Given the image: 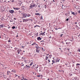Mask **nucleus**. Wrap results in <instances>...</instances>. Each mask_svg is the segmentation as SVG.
<instances>
[{"instance_id": "nucleus-40", "label": "nucleus", "mask_w": 80, "mask_h": 80, "mask_svg": "<svg viewBox=\"0 0 80 80\" xmlns=\"http://www.w3.org/2000/svg\"><path fill=\"white\" fill-rule=\"evenodd\" d=\"M14 20H16V18H14Z\"/></svg>"}, {"instance_id": "nucleus-2", "label": "nucleus", "mask_w": 80, "mask_h": 80, "mask_svg": "<svg viewBox=\"0 0 80 80\" xmlns=\"http://www.w3.org/2000/svg\"><path fill=\"white\" fill-rule=\"evenodd\" d=\"M9 12L11 13L12 14H13V13H14V11L13 10H10L9 11Z\"/></svg>"}, {"instance_id": "nucleus-53", "label": "nucleus", "mask_w": 80, "mask_h": 80, "mask_svg": "<svg viewBox=\"0 0 80 80\" xmlns=\"http://www.w3.org/2000/svg\"><path fill=\"white\" fill-rule=\"evenodd\" d=\"M23 22H25V21H24V20L23 21Z\"/></svg>"}, {"instance_id": "nucleus-46", "label": "nucleus", "mask_w": 80, "mask_h": 80, "mask_svg": "<svg viewBox=\"0 0 80 80\" xmlns=\"http://www.w3.org/2000/svg\"><path fill=\"white\" fill-rule=\"evenodd\" d=\"M77 27H78V28L79 29L80 28H78V26Z\"/></svg>"}, {"instance_id": "nucleus-10", "label": "nucleus", "mask_w": 80, "mask_h": 80, "mask_svg": "<svg viewBox=\"0 0 80 80\" xmlns=\"http://www.w3.org/2000/svg\"><path fill=\"white\" fill-rule=\"evenodd\" d=\"M13 9L14 10H20V8H13Z\"/></svg>"}, {"instance_id": "nucleus-61", "label": "nucleus", "mask_w": 80, "mask_h": 80, "mask_svg": "<svg viewBox=\"0 0 80 80\" xmlns=\"http://www.w3.org/2000/svg\"><path fill=\"white\" fill-rule=\"evenodd\" d=\"M21 80H23V79H21Z\"/></svg>"}, {"instance_id": "nucleus-47", "label": "nucleus", "mask_w": 80, "mask_h": 80, "mask_svg": "<svg viewBox=\"0 0 80 80\" xmlns=\"http://www.w3.org/2000/svg\"><path fill=\"white\" fill-rule=\"evenodd\" d=\"M35 48H38L37 46H36V47H35Z\"/></svg>"}, {"instance_id": "nucleus-27", "label": "nucleus", "mask_w": 80, "mask_h": 80, "mask_svg": "<svg viewBox=\"0 0 80 80\" xmlns=\"http://www.w3.org/2000/svg\"><path fill=\"white\" fill-rule=\"evenodd\" d=\"M52 62H53V63H55V61H54L53 60L52 61Z\"/></svg>"}, {"instance_id": "nucleus-1", "label": "nucleus", "mask_w": 80, "mask_h": 80, "mask_svg": "<svg viewBox=\"0 0 80 80\" xmlns=\"http://www.w3.org/2000/svg\"><path fill=\"white\" fill-rule=\"evenodd\" d=\"M30 5V7H31V8H33V7H35V4L33 3H32Z\"/></svg>"}, {"instance_id": "nucleus-44", "label": "nucleus", "mask_w": 80, "mask_h": 80, "mask_svg": "<svg viewBox=\"0 0 80 80\" xmlns=\"http://www.w3.org/2000/svg\"><path fill=\"white\" fill-rule=\"evenodd\" d=\"M58 71H59V72H61V71H60V70H59Z\"/></svg>"}, {"instance_id": "nucleus-16", "label": "nucleus", "mask_w": 80, "mask_h": 80, "mask_svg": "<svg viewBox=\"0 0 80 80\" xmlns=\"http://www.w3.org/2000/svg\"><path fill=\"white\" fill-rule=\"evenodd\" d=\"M0 27H1V28H3V25H0Z\"/></svg>"}, {"instance_id": "nucleus-11", "label": "nucleus", "mask_w": 80, "mask_h": 80, "mask_svg": "<svg viewBox=\"0 0 80 80\" xmlns=\"http://www.w3.org/2000/svg\"><path fill=\"white\" fill-rule=\"evenodd\" d=\"M12 72H13L14 73H15V70L13 69L12 71Z\"/></svg>"}, {"instance_id": "nucleus-52", "label": "nucleus", "mask_w": 80, "mask_h": 80, "mask_svg": "<svg viewBox=\"0 0 80 80\" xmlns=\"http://www.w3.org/2000/svg\"><path fill=\"white\" fill-rule=\"evenodd\" d=\"M23 65H24V64H22V66H23Z\"/></svg>"}, {"instance_id": "nucleus-4", "label": "nucleus", "mask_w": 80, "mask_h": 80, "mask_svg": "<svg viewBox=\"0 0 80 80\" xmlns=\"http://www.w3.org/2000/svg\"><path fill=\"white\" fill-rule=\"evenodd\" d=\"M22 52V50L18 49L17 50V53H18V54H20V52Z\"/></svg>"}, {"instance_id": "nucleus-34", "label": "nucleus", "mask_w": 80, "mask_h": 80, "mask_svg": "<svg viewBox=\"0 0 80 80\" xmlns=\"http://www.w3.org/2000/svg\"><path fill=\"white\" fill-rule=\"evenodd\" d=\"M48 58V57L46 56V58Z\"/></svg>"}, {"instance_id": "nucleus-22", "label": "nucleus", "mask_w": 80, "mask_h": 80, "mask_svg": "<svg viewBox=\"0 0 80 80\" xmlns=\"http://www.w3.org/2000/svg\"><path fill=\"white\" fill-rule=\"evenodd\" d=\"M27 16H28V17H30V14H28L27 15Z\"/></svg>"}, {"instance_id": "nucleus-37", "label": "nucleus", "mask_w": 80, "mask_h": 80, "mask_svg": "<svg viewBox=\"0 0 80 80\" xmlns=\"http://www.w3.org/2000/svg\"><path fill=\"white\" fill-rule=\"evenodd\" d=\"M37 77H40V75L38 76Z\"/></svg>"}, {"instance_id": "nucleus-43", "label": "nucleus", "mask_w": 80, "mask_h": 80, "mask_svg": "<svg viewBox=\"0 0 80 80\" xmlns=\"http://www.w3.org/2000/svg\"><path fill=\"white\" fill-rule=\"evenodd\" d=\"M43 42V40L41 41V42Z\"/></svg>"}, {"instance_id": "nucleus-49", "label": "nucleus", "mask_w": 80, "mask_h": 80, "mask_svg": "<svg viewBox=\"0 0 80 80\" xmlns=\"http://www.w3.org/2000/svg\"><path fill=\"white\" fill-rule=\"evenodd\" d=\"M59 49L60 50H61V48H59Z\"/></svg>"}, {"instance_id": "nucleus-63", "label": "nucleus", "mask_w": 80, "mask_h": 80, "mask_svg": "<svg viewBox=\"0 0 80 80\" xmlns=\"http://www.w3.org/2000/svg\"><path fill=\"white\" fill-rule=\"evenodd\" d=\"M13 2V1H12V2Z\"/></svg>"}, {"instance_id": "nucleus-57", "label": "nucleus", "mask_w": 80, "mask_h": 80, "mask_svg": "<svg viewBox=\"0 0 80 80\" xmlns=\"http://www.w3.org/2000/svg\"><path fill=\"white\" fill-rule=\"evenodd\" d=\"M49 55V54H48L47 55Z\"/></svg>"}, {"instance_id": "nucleus-6", "label": "nucleus", "mask_w": 80, "mask_h": 80, "mask_svg": "<svg viewBox=\"0 0 80 80\" xmlns=\"http://www.w3.org/2000/svg\"><path fill=\"white\" fill-rule=\"evenodd\" d=\"M59 60H60V59L58 58H57L56 61V62H59Z\"/></svg>"}, {"instance_id": "nucleus-8", "label": "nucleus", "mask_w": 80, "mask_h": 80, "mask_svg": "<svg viewBox=\"0 0 80 80\" xmlns=\"http://www.w3.org/2000/svg\"><path fill=\"white\" fill-rule=\"evenodd\" d=\"M40 68H38L36 69L37 71H39V72H41V70L40 69Z\"/></svg>"}, {"instance_id": "nucleus-28", "label": "nucleus", "mask_w": 80, "mask_h": 80, "mask_svg": "<svg viewBox=\"0 0 80 80\" xmlns=\"http://www.w3.org/2000/svg\"><path fill=\"white\" fill-rule=\"evenodd\" d=\"M68 20H69V19H68V18H67V19H66V21H68Z\"/></svg>"}, {"instance_id": "nucleus-42", "label": "nucleus", "mask_w": 80, "mask_h": 80, "mask_svg": "<svg viewBox=\"0 0 80 80\" xmlns=\"http://www.w3.org/2000/svg\"><path fill=\"white\" fill-rule=\"evenodd\" d=\"M45 33V32H44L43 33H44H44Z\"/></svg>"}, {"instance_id": "nucleus-5", "label": "nucleus", "mask_w": 80, "mask_h": 80, "mask_svg": "<svg viewBox=\"0 0 80 80\" xmlns=\"http://www.w3.org/2000/svg\"><path fill=\"white\" fill-rule=\"evenodd\" d=\"M67 8V6H65L63 5H62V8H63V9H65V8Z\"/></svg>"}, {"instance_id": "nucleus-15", "label": "nucleus", "mask_w": 80, "mask_h": 80, "mask_svg": "<svg viewBox=\"0 0 80 80\" xmlns=\"http://www.w3.org/2000/svg\"><path fill=\"white\" fill-rule=\"evenodd\" d=\"M33 62H32L31 63V64H30V66H32V65H33Z\"/></svg>"}, {"instance_id": "nucleus-56", "label": "nucleus", "mask_w": 80, "mask_h": 80, "mask_svg": "<svg viewBox=\"0 0 80 80\" xmlns=\"http://www.w3.org/2000/svg\"><path fill=\"white\" fill-rule=\"evenodd\" d=\"M28 67H29V68H30V67L29 66H28Z\"/></svg>"}, {"instance_id": "nucleus-33", "label": "nucleus", "mask_w": 80, "mask_h": 80, "mask_svg": "<svg viewBox=\"0 0 80 80\" xmlns=\"http://www.w3.org/2000/svg\"><path fill=\"white\" fill-rule=\"evenodd\" d=\"M78 50L79 52H80V48L79 49L78 48Z\"/></svg>"}, {"instance_id": "nucleus-32", "label": "nucleus", "mask_w": 80, "mask_h": 80, "mask_svg": "<svg viewBox=\"0 0 80 80\" xmlns=\"http://www.w3.org/2000/svg\"><path fill=\"white\" fill-rule=\"evenodd\" d=\"M48 61L49 62H50V59H48Z\"/></svg>"}, {"instance_id": "nucleus-45", "label": "nucleus", "mask_w": 80, "mask_h": 80, "mask_svg": "<svg viewBox=\"0 0 80 80\" xmlns=\"http://www.w3.org/2000/svg\"><path fill=\"white\" fill-rule=\"evenodd\" d=\"M37 27V26H35L34 27V28H35V27Z\"/></svg>"}, {"instance_id": "nucleus-36", "label": "nucleus", "mask_w": 80, "mask_h": 80, "mask_svg": "<svg viewBox=\"0 0 80 80\" xmlns=\"http://www.w3.org/2000/svg\"><path fill=\"white\" fill-rule=\"evenodd\" d=\"M11 42V41H10V40H9L8 41V42Z\"/></svg>"}, {"instance_id": "nucleus-30", "label": "nucleus", "mask_w": 80, "mask_h": 80, "mask_svg": "<svg viewBox=\"0 0 80 80\" xmlns=\"http://www.w3.org/2000/svg\"><path fill=\"white\" fill-rule=\"evenodd\" d=\"M62 35H63V34H62L61 35H60V36L62 37Z\"/></svg>"}, {"instance_id": "nucleus-60", "label": "nucleus", "mask_w": 80, "mask_h": 80, "mask_svg": "<svg viewBox=\"0 0 80 80\" xmlns=\"http://www.w3.org/2000/svg\"><path fill=\"white\" fill-rule=\"evenodd\" d=\"M38 67H37V68H37H37H38Z\"/></svg>"}, {"instance_id": "nucleus-54", "label": "nucleus", "mask_w": 80, "mask_h": 80, "mask_svg": "<svg viewBox=\"0 0 80 80\" xmlns=\"http://www.w3.org/2000/svg\"><path fill=\"white\" fill-rule=\"evenodd\" d=\"M53 63H52V65H53Z\"/></svg>"}, {"instance_id": "nucleus-12", "label": "nucleus", "mask_w": 80, "mask_h": 80, "mask_svg": "<svg viewBox=\"0 0 80 80\" xmlns=\"http://www.w3.org/2000/svg\"><path fill=\"white\" fill-rule=\"evenodd\" d=\"M77 79V77H75V78H73V80H76Z\"/></svg>"}, {"instance_id": "nucleus-41", "label": "nucleus", "mask_w": 80, "mask_h": 80, "mask_svg": "<svg viewBox=\"0 0 80 80\" xmlns=\"http://www.w3.org/2000/svg\"><path fill=\"white\" fill-rule=\"evenodd\" d=\"M58 29H57V28H55V30H58Z\"/></svg>"}, {"instance_id": "nucleus-26", "label": "nucleus", "mask_w": 80, "mask_h": 80, "mask_svg": "<svg viewBox=\"0 0 80 80\" xmlns=\"http://www.w3.org/2000/svg\"><path fill=\"white\" fill-rule=\"evenodd\" d=\"M10 72L9 71H8V72H7V73L8 74V73H10Z\"/></svg>"}, {"instance_id": "nucleus-35", "label": "nucleus", "mask_w": 80, "mask_h": 80, "mask_svg": "<svg viewBox=\"0 0 80 80\" xmlns=\"http://www.w3.org/2000/svg\"><path fill=\"white\" fill-rule=\"evenodd\" d=\"M32 67H33V68H34V67H35V65H33L32 66Z\"/></svg>"}, {"instance_id": "nucleus-13", "label": "nucleus", "mask_w": 80, "mask_h": 80, "mask_svg": "<svg viewBox=\"0 0 80 80\" xmlns=\"http://www.w3.org/2000/svg\"><path fill=\"white\" fill-rule=\"evenodd\" d=\"M23 20H24V22H27V21H28V19H27V20L24 19Z\"/></svg>"}, {"instance_id": "nucleus-9", "label": "nucleus", "mask_w": 80, "mask_h": 80, "mask_svg": "<svg viewBox=\"0 0 80 80\" xmlns=\"http://www.w3.org/2000/svg\"><path fill=\"white\" fill-rule=\"evenodd\" d=\"M41 39L42 38H40V37H38L37 38V40H41Z\"/></svg>"}, {"instance_id": "nucleus-21", "label": "nucleus", "mask_w": 80, "mask_h": 80, "mask_svg": "<svg viewBox=\"0 0 80 80\" xmlns=\"http://www.w3.org/2000/svg\"><path fill=\"white\" fill-rule=\"evenodd\" d=\"M41 20H43V17L42 16H41V18H40Z\"/></svg>"}, {"instance_id": "nucleus-48", "label": "nucleus", "mask_w": 80, "mask_h": 80, "mask_svg": "<svg viewBox=\"0 0 80 80\" xmlns=\"http://www.w3.org/2000/svg\"><path fill=\"white\" fill-rule=\"evenodd\" d=\"M76 27H78V26H77V25H76Z\"/></svg>"}, {"instance_id": "nucleus-39", "label": "nucleus", "mask_w": 80, "mask_h": 80, "mask_svg": "<svg viewBox=\"0 0 80 80\" xmlns=\"http://www.w3.org/2000/svg\"><path fill=\"white\" fill-rule=\"evenodd\" d=\"M75 24H77V22H75Z\"/></svg>"}, {"instance_id": "nucleus-20", "label": "nucleus", "mask_w": 80, "mask_h": 80, "mask_svg": "<svg viewBox=\"0 0 80 80\" xmlns=\"http://www.w3.org/2000/svg\"><path fill=\"white\" fill-rule=\"evenodd\" d=\"M12 29H15V27L13 26L12 27Z\"/></svg>"}, {"instance_id": "nucleus-50", "label": "nucleus", "mask_w": 80, "mask_h": 80, "mask_svg": "<svg viewBox=\"0 0 80 80\" xmlns=\"http://www.w3.org/2000/svg\"><path fill=\"white\" fill-rule=\"evenodd\" d=\"M16 37H18V35H17V36H16Z\"/></svg>"}, {"instance_id": "nucleus-19", "label": "nucleus", "mask_w": 80, "mask_h": 80, "mask_svg": "<svg viewBox=\"0 0 80 80\" xmlns=\"http://www.w3.org/2000/svg\"><path fill=\"white\" fill-rule=\"evenodd\" d=\"M36 52L37 53H39V50H38V49H36Z\"/></svg>"}, {"instance_id": "nucleus-31", "label": "nucleus", "mask_w": 80, "mask_h": 80, "mask_svg": "<svg viewBox=\"0 0 80 80\" xmlns=\"http://www.w3.org/2000/svg\"><path fill=\"white\" fill-rule=\"evenodd\" d=\"M37 48L36 49H38V48H40L39 47H37Z\"/></svg>"}, {"instance_id": "nucleus-58", "label": "nucleus", "mask_w": 80, "mask_h": 80, "mask_svg": "<svg viewBox=\"0 0 80 80\" xmlns=\"http://www.w3.org/2000/svg\"><path fill=\"white\" fill-rule=\"evenodd\" d=\"M72 66H74V64H73Z\"/></svg>"}, {"instance_id": "nucleus-51", "label": "nucleus", "mask_w": 80, "mask_h": 80, "mask_svg": "<svg viewBox=\"0 0 80 80\" xmlns=\"http://www.w3.org/2000/svg\"><path fill=\"white\" fill-rule=\"evenodd\" d=\"M68 43L66 42V44H67Z\"/></svg>"}, {"instance_id": "nucleus-38", "label": "nucleus", "mask_w": 80, "mask_h": 80, "mask_svg": "<svg viewBox=\"0 0 80 80\" xmlns=\"http://www.w3.org/2000/svg\"><path fill=\"white\" fill-rule=\"evenodd\" d=\"M49 57H50V58H51V57H50V56H51V55H49Z\"/></svg>"}, {"instance_id": "nucleus-7", "label": "nucleus", "mask_w": 80, "mask_h": 80, "mask_svg": "<svg viewBox=\"0 0 80 80\" xmlns=\"http://www.w3.org/2000/svg\"><path fill=\"white\" fill-rule=\"evenodd\" d=\"M72 15H77V13H75L74 12H72Z\"/></svg>"}, {"instance_id": "nucleus-55", "label": "nucleus", "mask_w": 80, "mask_h": 80, "mask_svg": "<svg viewBox=\"0 0 80 80\" xmlns=\"http://www.w3.org/2000/svg\"><path fill=\"white\" fill-rule=\"evenodd\" d=\"M23 52H25V51H23Z\"/></svg>"}, {"instance_id": "nucleus-62", "label": "nucleus", "mask_w": 80, "mask_h": 80, "mask_svg": "<svg viewBox=\"0 0 80 80\" xmlns=\"http://www.w3.org/2000/svg\"><path fill=\"white\" fill-rule=\"evenodd\" d=\"M46 60H47V58H46Z\"/></svg>"}, {"instance_id": "nucleus-17", "label": "nucleus", "mask_w": 80, "mask_h": 80, "mask_svg": "<svg viewBox=\"0 0 80 80\" xmlns=\"http://www.w3.org/2000/svg\"><path fill=\"white\" fill-rule=\"evenodd\" d=\"M22 77V78H23V79H24V80H28V79H27L25 78H23V77Z\"/></svg>"}, {"instance_id": "nucleus-18", "label": "nucleus", "mask_w": 80, "mask_h": 80, "mask_svg": "<svg viewBox=\"0 0 80 80\" xmlns=\"http://www.w3.org/2000/svg\"><path fill=\"white\" fill-rule=\"evenodd\" d=\"M35 15H39V14L38 13H36Z\"/></svg>"}, {"instance_id": "nucleus-23", "label": "nucleus", "mask_w": 80, "mask_h": 80, "mask_svg": "<svg viewBox=\"0 0 80 80\" xmlns=\"http://www.w3.org/2000/svg\"><path fill=\"white\" fill-rule=\"evenodd\" d=\"M76 65H77H77H80V64H79V63H77L76 64Z\"/></svg>"}, {"instance_id": "nucleus-59", "label": "nucleus", "mask_w": 80, "mask_h": 80, "mask_svg": "<svg viewBox=\"0 0 80 80\" xmlns=\"http://www.w3.org/2000/svg\"><path fill=\"white\" fill-rule=\"evenodd\" d=\"M4 2H6V1H5Z\"/></svg>"}, {"instance_id": "nucleus-29", "label": "nucleus", "mask_w": 80, "mask_h": 80, "mask_svg": "<svg viewBox=\"0 0 80 80\" xmlns=\"http://www.w3.org/2000/svg\"><path fill=\"white\" fill-rule=\"evenodd\" d=\"M15 75H16L15 76L16 77H18V76L17 74H15Z\"/></svg>"}, {"instance_id": "nucleus-24", "label": "nucleus", "mask_w": 80, "mask_h": 80, "mask_svg": "<svg viewBox=\"0 0 80 80\" xmlns=\"http://www.w3.org/2000/svg\"><path fill=\"white\" fill-rule=\"evenodd\" d=\"M25 67H26V68H27V67H28V66L27 65H26Z\"/></svg>"}, {"instance_id": "nucleus-25", "label": "nucleus", "mask_w": 80, "mask_h": 80, "mask_svg": "<svg viewBox=\"0 0 80 80\" xmlns=\"http://www.w3.org/2000/svg\"><path fill=\"white\" fill-rule=\"evenodd\" d=\"M35 44V43L34 42L32 44V45H34Z\"/></svg>"}, {"instance_id": "nucleus-14", "label": "nucleus", "mask_w": 80, "mask_h": 80, "mask_svg": "<svg viewBox=\"0 0 80 80\" xmlns=\"http://www.w3.org/2000/svg\"><path fill=\"white\" fill-rule=\"evenodd\" d=\"M41 35H45V34H44V33L42 32L41 33Z\"/></svg>"}, {"instance_id": "nucleus-3", "label": "nucleus", "mask_w": 80, "mask_h": 80, "mask_svg": "<svg viewBox=\"0 0 80 80\" xmlns=\"http://www.w3.org/2000/svg\"><path fill=\"white\" fill-rule=\"evenodd\" d=\"M22 15H23V17H24V18H26V17L27 16V14L25 13L24 14H23Z\"/></svg>"}, {"instance_id": "nucleus-64", "label": "nucleus", "mask_w": 80, "mask_h": 80, "mask_svg": "<svg viewBox=\"0 0 80 80\" xmlns=\"http://www.w3.org/2000/svg\"><path fill=\"white\" fill-rule=\"evenodd\" d=\"M48 80H49V79H48Z\"/></svg>"}]
</instances>
